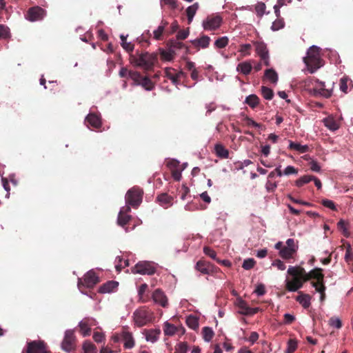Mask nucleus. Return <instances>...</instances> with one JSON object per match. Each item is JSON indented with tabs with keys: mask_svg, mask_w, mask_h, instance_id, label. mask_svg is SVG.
<instances>
[{
	"mask_svg": "<svg viewBox=\"0 0 353 353\" xmlns=\"http://www.w3.org/2000/svg\"><path fill=\"white\" fill-rule=\"evenodd\" d=\"M288 274L292 276V280L286 279L285 288L289 292H296L303 285V283L308 281L305 278L306 271L301 266H290Z\"/></svg>",
	"mask_w": 353,
	"mask_h": 353,
	"instance_id": "f257e3e1",
	"label": "nucleus"
},
{
	"mask_svg": "<svg viewBox=\"0 0 353 353\" xmlns=\"http://www.w3.org/2000/svg\"><path fill=\"white\" fill-rule=\"evenodd\" d=\"M303 62L310 73H314L323 66V59L320 56V48L312 46L307 52V56L303 58Z\"/></svg>",
	"mask_w": 353,
	"mask_h": 353,
	"instance_id": "f03ea898",
	"label": "nucleus"
},
{
	"mask_svg": "<svg viewBox=\"0 0 353 353\" xmlns=\"http://www.w3.org/2000/svg\"><path fill=\"white\" fill-rule=\"evenodd\" d=\"M156 61L157 56L148 52L141 53L139 54L138 57H135L134 55L130 57L131 63L139 67L144 68L145 69L151 68Z\"/></svg>",
	"mask_w": 353,
	"mask_h": 353,
	"instance_id": "7ed1b4c3",
	"label": "nucleus"
},
{
	"mask_svg": "<svg viewBox=\"0 0 353 353\" xmlns=\"http://www.w3.org/2000/svg\"><path fill=\"white\" fill-rule=\"evenodd\" d=\"M133 317L135 324L138 327H142L152 321L153 314L145 307H141L134 311Z\"/></svg>",
	"mask_w": 353,
	"mask_h": 353,
	"instance_id": "20e7f679",
	"label": "nucleus"
},
{
	"mask_svg": "<svg viewBox=\"0 0 353 353\" xmlns=\"http://www.w3.org/2000/svg\"><path fill=\"white\" fill-rule=\"evenodd\" d=\"M143 192L138 187H133L130 189L125 195L126 203L132 208H137L142 201Z\"/></svg>",
	"mask_w": 353,
	"mask_h": 353,
	"instance_id": "39448f33",
	"label": "nucleus"
},
{
	"mask_svg": "<svg viewBox=\"0 0 353 353\" xmlns=\"http://www.w3.org/2000/svg\"><path fill=\"white\" fill-rule=\"evenodd\" d=\"M307 81H308L310 83H312L313 81L316 83L315 86L313 88L312 92L315 97L321 96L324 98L328 99L332 94V89H327L325 88V82L320 81L319 79H315L314 77H310Z\"/></svg>",
	"mask_w": 353,
	"mask_h": 353,
	"instance_id": "423d86ee",
	"label": "nucleus"
},
{
	"mask_svg": "<svg viewBox=\"0 0 353 353\" xmlns=\"http://www.w3.org/2000/svg\"><path fill=\"white\" fill-rule=\"evenodd\" d=\"M76 337L73 330H68L65 332L63 340L61 343V348L63 350L70 352L75 350Z\"/></svg>",
	"mask_w": 353,
	"mask_h": 353,
	"instance_id": "0eeeda50",
	"label": "nucleus"
},
{
	"mask_svg": "<svg viewBox=\"0 0 353 353\" xmlns=\"http://www.w3.org/2000/svg\"><path fill=\"white\" fill-rule=\"evenodd\" d=\"M254 46H255L256 52L260 57L261 61L265 66H269L270 62L266 44L262 41H255L254 42Z\"/></svg>",
	"mask_w": 353,
	"mask_h": 353,
	"instance_id": "6e6552de",
	"label": "nucleus"
},
{
	"mask_svg": "<svg viewBox=\"0 0 353 353\" xmlns=\"http://www.w3.org/2000/svg\"><path fill=\"white\" fill-rule=\"evenodd\" d=\"M45 15L46 10L44 9L39 6H34L28 10L25 17L27 20L34 22L42 20Z\"/></svg>",
	"mask_w": 353,
	"mask_h": 353,
	"instance_id": "1a4fd4ad",
	"label": "nucleus"
},
{
	"mask_svg": "<svg viewBox=\"0 0 353 353\" xmlns=\"http://www.w3.org/2000/svg\"><path fill=\"white\" fill-rule=\"evenodd\" d=\"M99 282V279L96 273L92 270H90L84 275L83 280L79 279L78 287L81 288V286L83 285L86 288H92Z\"/></svg>",
	"mask_w": 353,
	"mask_h": 353,
	"instance_id": "9d476101",
	"label": "nucleus"
},
{
	"mask_svg": "<svg viewBox=\"0 0 353 353\" xmlns=\"http://www.w3.org/2000/svg\"><path fill=\"white\" fill-rule=\"evenodd\" d=\"M132 271L133 273L152 275L155 273L156 270L152 263L141 261L138 263Z\"/></svg>",
	"mask_w": 353,
	"mask_h": 353,
	"instance_id": "9b49d317",
	"label": "nucleus"
},
{
	"mask_svg": "<svg viewBox=\"0 0 353 353\" xmlns=\"http://www.w3.org/2000/svg\"><path fill=\"white\" fill-rule=\"evenodd\" d=\"M195 268L203 274H212L220 271L219 268L204 260H199L196 263Z\"/></svg>",
	"mask_w": 353,
	"mask_h": 353,
	"instance_id": "f8f14e48",
	"label": "nucleus"
},
{
	"mask_svg": "<svg viewBox=\"0 0 353 353\" xmlns=\"http://www.w3.org/2000/svg\"><path fill=\"white\" fill-rule=\"evenodd\" d=\"M323 270L321 268H314L306 272L305 278H308V281L310 279H316V281H312L311 285L315 288L321 285L324 284V274L322 273Z\"/></svg>",
	"mask_w": 353,
	"mask_h": 353,
	"instance_id": "ddd939ff",
	"label": "nucleus"
},
{
	"mask_svg": "<svg viewBox=\"0 0 353 353\" xmlns=\"http://www.w3.org/2000/svg\"><path fill=\"white\" fill-rule=\"evenodd\" d=\"M26 353H48L43 341H32L27 343Z\"/></svg>",
	"mask_w": 353,
	"mask_h": 353,
	"instance_id": "4468645a",
	"label": "nucleus"
},
{
	"mask_svg": "<svg viewBox=\"0 0 353 353\" xmlns=\"http://www.w3.org/2000/svg\"><path fill=\"white\" fill-rule=\"evenodd\" d=\"M221 23L222 18L219 15H210L203 21V27L206 30H213L219 28Z\"/></svg>",
	"mask_w": 353,
	"mask_h": 353,
	"instance_id": "2eb2a0df",
	"label": "nucleus"
},
{
	"mask_svg": "<svg viewBox=\"0 0 353 353\" xmlns=\"http://www.w3.org/2000/svg\"><path fill=\"white\" fill-rule=\"evenodd\" d=\"M154 302L163 307H166L168 305V301L165 293L159 288L156 289L152 295Z\"/></svg>",
	"mask_w": 353,
	"mask_h": 353,
	"instance_id": "dca6fc26",
	"label": "nucleus"
},
{
	"mask_svg": "<svg viewBox=\"0 0 353 353\" xmlns=\"http://www.w3.org/2000/svg\"><path fill=\"white\" fill-rule=\"evenodd\" d=\"M121 339L125 349H131L134 346V340L131 332L123 330L121 332Z\"/></svg>",
	"mask_w": 353,
	"mask_h": 353,
	"instance_id": "f3484780",
	"label": "nucleus"
},
{
	"mask_svg": "<svg viewBox=\"0 0 353 353\" xmlns=\"http://www.w3.org/2000/svg\"><path fill=\"white\" fill-rule=\"evenodd\" d=\"M168 48L174 52L176 54L179 50L184 48L185 50V54L188 53V48L185 47L184 43L177 39H172L168 41L167 43Z\"/></svg>",
	"mask_w": 353,
	"mask_h": 353,
	"instance_id": "a211bd4d",
	"label": "nucleus"
},
{
	"mask_svg": "<svg viewBox=\"0 0 353 353\" xmlns=\"http://www.w3.org/2000/svg\"><path fill=\"white\" fill-rule=\"evenodd\" d=\"M85 121L94 128H99L101 126V121L99 116L94 113H90L85 118Z\"/></svg>",
	"mask_w": 353,
	"mask_h": 353,
	"instance_id": "6ab92c4d",
	"label": "nucleus"
},
{
	"mask_svg": "<svg viewBox=\"0 0 353 353\" xmlns=\"http://www.w3.org/2000/svg\"><path fill=\"white\" fill-rule=\"evenodd\" d=\"M157 200L161 206L168 208L172 205L173 197L168 195L167 193H162L158 195Z\"/></svg>",
	"mask_w": 353,
	"mask_h": 353,
	"instance_id": "aec40b11",
	"label": "nucleus"
},
{
	"mask_svg": "<svg viewBox=\"0 0 353 353\" xmlns=\"http://www.w3.org/2000/svg\"><path fill=\"white\" fill-rule=\"evenodd\" d=\"M118 282L114 281H110L103 284L99 290V293H110L113 292L118 287Z\"/></svg>",
	"mask_w": 353,
	"mask_h": 353,
	"instance_id": "412c9836",
	"label": "nucleus"
},
{
	"mask_svg": "<svg viewBox=\"0 0 353 353\" xmlns=\"http://www.w3.org/2000/svg\"><path fill=\"white\" fill-rule=\"evenodd\" d=\"M144 334L148 341L154 343L158 340L161 330L159 329L145 330Z\"/></svg>",
	"mask_w": 353,
	"mask_h": 353,
	"instance_id": "4be33fe9",
	"label": "nucleus"
},
{
	"mask_svg": "<svg viewBox=\"0 0 353 353\" xmlns=\"http://www.w3.org/2000/svg\"><path fill=\"white\" fill-rule=\"evenodd\" d=\"M91 321L89 318H85L83 319L80 323H79V327L80 328V331L83 336H89L91 332V328H90V321Z\"/></svg>",
	"mask_w": 353,
	"mask_h": 353,
	"instance_id": "5701e85b",
	"label": "nucleus"
},
{
	"mask_svg": "<svg viewBox=\"0 0 353 353\" xmlns=\"http://www.w3.org/2000/svg\"><path fill=\"white\" fill-rule=\"evenodd\" d=\"M216 155L221 159H228L229 157V150L222 144L217 143L214 146Z\"/></svg>",
	"mask_w": 353,
	"mask_h": 353,
	"instance_id": "b1692460",
	"label": "nucleus"
},
{
	"mask_svg": "<svg viewBox=\"0 0 353 353\" xmlns=\"http://www.w3.org/2000/svg\"><path fill=\"white\" fill-rule=\"evenodd\" d=\"M299 295L296 298V300L304 307L308 308L310 306L311 296L307 294H303L299 292Z\"/></svg>",
	"mask_w": 353,
	"mask_h": 353,
	"instance_id": "393cba45",
	"label": "nucleus"
},
{
	"mask_svg": "<svg viewBox=\"0 0 353 353\" xmlns=\"http://www.w3.org/2000/svg\"><path fill=\"white\" fill-rule=\"evenodd\" d=\"M252 66L249 61H244L238 64L236 70L241 73L248 75L251 72Z\"/></svg>",
	"mask_w": 353,
	"mask_h": 353,
	"instance_id": "a878e982",
	"label": "nucleus"
},
{
	"mask_svg": "<svg viewBox=\"0 0 353 353\" xmlns=\"http://www.w3.org/2000/svg\"><path fill=\"white\" fill-rule=\"evenodd\" d=\"M210 39L208 36H203L200 39H195L192 41V44L195 47H201L205 48L209 46Z\"/></svg>",
	"mask_w": 353,
	"mask_h": 353,
	"instance_id": "bb28decb",
	"label": "nucleus"
},
{
	"mask_svg": "<svg viewBox=\"0 0 353 353\" xmlns=\"http://www.w3.org/2000/svg\"><path fill=\"white\" fill-rule=\"evenodd\" d=\"M323 123L325 126H326L330 130L334 131L339 128V123L333 117H329L324 119Z\"/></svg>",
	"mask_w": 353,
	"mask_h": 353,
	"instance_id": "cd10ccee",
	"label": "nucleus"
},
{
	"mask_svg": "<svg viewBox=\"0 0 353 353\" xmlns=\"http://www.w3.org/2000/svg\"><path fill=\"white\" fill-rule=\"evenodd\" d=\"M264 78L269 80L272 83H276L278 81V74L274 69H267L265 71Z\"/></svg>",
	"mask_w": 353,
	"mask_h": 353,
	"instance_id": "c85d7f7f",
	"label": "nucleus"
},
{
	"mask_svg": "<svg viewBox=\"0 0 353 353\" xmlns=\"http://www.w3.org/2000/svg\"><path fill=\"white\" fill-rule=\"evenodd\" d=\"M199 8V3H194L193 5L189 6L186 9V14L188 17V23L192 21L193 17L195 15Z\"/></svg>",
	"mask_w": 353,
	"mask_h": 353,
	"instance_id": "c756f323",
	"label": "nucleus"
},
{
	"mask_svg": "<svg viewBox=\"0 0 353 353\" xmlns=\"http://www.w3.org/2000/svg\"><path fill=\"white\" fill-rule=\"evenodd\" d=\"M168 25V22L162 21L161 25L153 32L154 39L156 40H161L163 33L164 32L165 26Z\"/></svg>",
	"mask_w": 353,
	"mask_h": 353,
	"instance_id": "7c9ffc66",
	"label": "nucleus"
},
{
	"mask_svg": "<svg viewBox=\"0 0 353 353\" xmlns=\"http://www.w3.org/2000/svg\"><path fill=\"white\" fill-rule=\"evenodd\" d=\"M296 249L283 247L279 252L280 256L284 259H290L296 252Z\"/></svg>",
	"mask_w": 353,
	"mask_h": 353,
	"instance_id": "2f4dec72",
	"label": "nucleus"
},
{
	"mask_svg": "<svg viewBox=\"0 0 353 353\" xmlns=\"http://www.w3.org/2000/svg\"><path fill=\"white\" fill-rule=\"evenodd\" d=\"M175 54L170 48L168 50H160V57L161 60L170 61L174 59Z\"/></svg>",
	"mask_w": 353,
	"mask_h": 353,
	"instance_id": "473e14b6",
	"label": "nucleus"
},
{
	"mask_svg": "<svg viewBox=\"0 0 353 353\" xmlns=\"http://www.w3.org/2000/svg\"><path fill=\"white\" fill-rule=\"evenodd\" d=\"M178 327L168 322L164 323L163 332L165 335L173 336L177 332Z\"/></svg>",
	"mask_w": 353,
	"mask_h": 353,
	"instance_id": "72a5a7b5",
	"label": "nucleus"
},
{
	"mask_svg": "<svg viewBox=\"0 0 353 353\" xmlns=\"http://www.w3.org/2000/svg\"><path fill=\"white\" fill-rule=\"evenodd\" d=\"M259 98L256 94H250L245 98V103L250 108H254L259 103Z\"/></svg>",
	"mask_w": 353,
	"mask_h": 353,
	"instance_id": "f704fd0d",
	"label": "nucleus"
},
{
	"mask_svg": "<svg viewBox=\"0 0 353 353\" xmlns=\"http://www.w3.org/2000/svg\"><path fill=\"white\" fill-rule=\"evenodd\" d=\"M290 149L296 150L301 153L307 152L309 150V147L307 145H301L298 143H294L293 141L290 142L289 145Z\"/></svg>",
	"mask_w": 353,
	"mask_h": 353,
	"instance_id": "c9c22d12",
	"label": "nucleus"
},
{
	"mask_svg": "<svg viewBox=\"0 0 353 353\" xmlns=\"http://www.w3.org/2000/svg\"><path fill=\"white\" fill-rule=\"evenodd\" d=\"M148 286L146 283H143L140 285L139 290H138V294L139 296V301L141 303H146L148 301V296H145L144 294L146 292Z\"/></svg>",
	"mask_w": 353,
	"mask_h": 353,
	"instance_id": "e433bc0d",
	"label": "nucleus"
},
{
	"mask_svg": "<svg viewBox=\"0 0 353 353\" xmlns=\"http://www.w3.org/2000/svg\"><path fill=\"white\" fill-rule=\"evenodd\" d=\"M161 8L168 6L170 10H176L178 8V0H160Z\"/></svg>",
	"mask_w": 353,
	"mask_h": 353,
	"instance_id": "4c0bfd02",
	"label": "nucleus"
},
{
	"mask_svg": "<svg viewBox=\"0 0 353 353\" xmlns=\"http://www.w3.org/2000/svg\"><path fill=\"white\" fill-rule=\"evenodd\" d=\"M202 334L203 339L205 341L209 342L212 339L214 333L211 327H204L202 330Z\"/></svg>",
	"mask_w": 353,
	"mask_h": 353,
	"instance_id": "58836bf2",
	"label": "nucleus"
},
{
	"mask_svg": "<svg viewBox=\"0 0 353 353\" xmlns=\"http://www.w3.org/2000/svg\"><path fill=\"white\" fill-rule=\"evenodd\" d=\"M139 85L144 88L146 90H152L154 88V83L151 79L147 77H143Z\"/></svg>",
	"mask_w": 353,
	"mask_h": 353,
	"instance_id": "ea45409f",
	"label": "nucleus"
},
{
	"mask_svg": "<svg viewBox=\"0 0 353 353\" xmlns=\"http://www.w3.org/2000/svg\"><path fill=\"white\" fill-rule=\"evenodd\" d=\"M131 219V216L129 214L119 213L117 222L118 224L124 227Z\"/></svg>",
	"mask_w": 353,
	"mask_h": 353,
	"instance_id": "a19ab883",
	"label": "nucleus"
},
{
	"mask_svg": "<svg viewBox=\"0 0 353 353\" xmlns=\"http://www.w3.org/2000/svg\"><path fill=\"white\" fill-rule=\"evenodd\" d=\"M188 326L193 330H196L199 327V322L196 317L190 315L186 319Z\"/></svg>",
	"mask_w": 353,
	"mask_h": 353,
	"instance_id": "79ce46f5",
	"label": "nucleus"
},
{
	"mask_svg": "<svg viewBox=\"0 0 353 353\" xmlns=\"http://www.w3.org/2000/svg\"><path fill=\"white\" fill-rule=\"evenodd\" d=\"M83 349L84 353H97L96 346L90 341H85L83 343Z\"/></svg>",
	"mask_w": 353,
	"mask_h": 353,
	"instance_id": "37998d69",
	"label": "nucleus"
},
{
	"mask_svg": "<svg viewBox=\"0 0 353 353\" xmlns=\"http://www.w3.org/2000/svg\"><path fill=\"white\" fill-rule=\"evenodd\" d=\"M313 179V176L304 175L296 181V185L301 187L303 185L308 183Z\"/></svg>",
	"mask_w": 353,
	"mask_h": 353,
	"instance_id": "c03bdc74",
	"label": "nucleus"
},
{
	"mask_svg": "<svg viewBox=\"0 0 353 353\" xmlns=\"http://www.w3.org/2000/svg\"><path fill=\"white\" fill-rule=\"evenodd\" d=\"M262 96L267 100H271L274 97L273 90L268 87H261Z\"/></svg>",
	"mask_w": 353,
	"mask_h": 353,
	"instance_id": "a18cd8bd",
	"label": "nucleus"
},
{
	"mask_svg": "<svg viewBox=\"0 0 353 353\" xmlns=\"http://www.w3.org/2000/svg\"><path fill=\"white\" fill-rule=\"evenodd\" d=\"M252 45L250 43L242 44L240 46L239 52L242 54L243 57L249 56L251 54Z\"/></svg>",
	"mask_w": 353,
	"mask_h": 353,
	"instance_id": "49530a36",
	"label": "nucleus"
},
{
	"mask_svg": "<svg viewBox=\"0 0 353 353\" xmlns=\"http://www.w3.org/2000/svg\"><path fill=\"white\" fill-rule=\"evenodd\" d=\"M228 42L229 39L227 37H222L215 41L214 45L218 48H223L228 44Z\"/></svg>",
	"mask_w": 353,
	"mask_h": 353,
	"instance_id": "de8ad7c7",
	"label": "nucleus"
},
{
	"mask_svg": "<svg viewBox=\"0 0 353 353\" xmlns=\"http://www.w3.org/2000/svg\"><path fill=\"white\" fill-rule=\"evenodd\" d=\"M297 349V341L295 339H290L288 342L286 353H293Z\"/></svg>",
	"mask_w": 353,
	"mask_h": 353,
	"instance_id": "09e8293b",
	"label": "nucleus"
},
{
	"mask_svg": "<svg viewBox=\"0 0 353 353\" xmlns=\"http://www.w3.org/2000/svg\"><path fill=\"white\" fill-rule=\"evenodd\" d=\"M10 36L9 28L4 26L1 24L0 25V39H6L7 38H9Z\"/></svg>",
	"mask_w": 353,
	"mask_h": 353,
	"instance_id": "8fccbe9b",
	"label": "nucleus"
},
{
	"mask_svg": "<svg viewBox=\"0 0 353 353\" xmlns=\"http://www.w3.org/2000/svg\"><path fill=\"white\" fill-rule=\"evenodd\" d=\"M328 323L330 326L336 327L337 329H340L342 327L341 321L335 316L331 317L329 319Z\"/></svg>",
	"mask_w": 353,
	"mask_h": 353,
	"instance_id": "3c124183",
	"label": "nucleus"
},
{
	"mask_svg": "<svg viewBox=\"0 0 353 353\" xmlns=\"http://www.w3.org/2000/svg\"><path fill=\"white\" fill-rule=\"evenodd\" d=\"M129 78L133 80L136 85H139L143 76L139 72L132 71L131 73H130Z\"/></svg>",
	"mask_w": 353,
	"mask_h": 353,
	"instance_id": "603ef678",
	"label": "nucleus"
},
{
	"mask_svg": "<svg viewBox=\"0 0 353 353\" xmlns=\"http://www.w3.org/2000/svg\"><path fill=\"white\" fill-rule=\"evenodd\" d=\"M188 344L185 342L179 343L175 347L174 353H187Z\"/></svg>",
	"mask_w": 353,
	"mask_h": 353,
	"instance_id": "864d4df0",
	"label": "nucleus"
},
{
	"mask_svg": "<svg viewBox=\"0 0 353 353\" xmlns=\"http://www.w3.org/2000/svg\"><path fill=\"white\" fill-rule=\"evenodd\" d=\"M180 162L176 159H170L167 161L166 165L167 167L172 171L176 169H179Z\"/></svg>",
	"mask_w": 353,
	"mask_h": 353,
	"instance_id": "5fc2aeb1",
	"label": "nucleus"
},
{
	"mask_svg": "<svg viewBox=\"0 0 353 353\" xmlns=\"http://www.w3.org/2000/svg\"><path fill=\"white\" fill-rule=\"evenodd\" d=\"M203 252L205 254L208 255L211 259L215 260L216 261H217L218 258H216V252L214 250H212V248H210V247L205 246L203 248Z\"/></svg>",
	"mask_w": 353,
	"mask_h": 353,
	"instance_id": "6e6d98bb",
	"label": "nucleus"
},
{
	"mask_svg": "<svg viewBox=\"0 0 353 353\" xmlns=\"http://www.w3.org/2000/svg\"><path fill=\"white\" fill-rule=\"evenodd\" d=\"M284 24H285V23H284L283 19L278 18L273 22L272 26V29L274 31L279 30L284 27Z\"/></svg>",
	"mask_w": 353,
	"mask_h": 353,
	"instance_id": "4d7b16f0",
	"label": "nucleus"
},
{
	"mask_svg": "<svg viewBox=\"0 0 353 353\" xmlns=\"http://www.w3.org/2000/svg\"><path fill=\"white\" fill-rule=\"evenodd\" d=\"M255 263L256 262L253 259H247L244 260L242 268L245 270H250L254 266Z\"/></svg>",
	"mask_w": 353,
	"mask_h": 353,
	"instance_id": "13d9d810",
	"label": "nucleus"
},
{
	"mask_svg": "<svg viewBox=\"0 0 353 353\" xmlns=\"http://www.w3.org/2000/svg\"><path fill=\"white\" fill-rule=\"evenodd\" d=\"M314 288L316 292L320 293V294H321L320 301L321 302H323L325 299V292L326 288H325V285L323 284L319 286L315 287Z\"/></svg>",
	"mask_w": 353,
	"mask_h": 353,
	"instance_id": "bf43d9fd",
	"label": "nucleus"
},
{
	"mask_svg": "<svg viewBox=\"0 0 353 353\" xmlns=\"http://www.w3.org/2000/svg\"><path fill=\"white\" fill-rule=\"evenodd\" d=\"M347 81H348V79L346 77H343L340 80V83H339L340 90L344 93L347 92V89H348Z\"/></svg>",
	"mask_w": 353,
	"mask_h": 353,
	"instance_id": "052dcab7",
	"label": "nucleus"
},
{
	"mask_svg": "<svg viewBox=\"0 0 353 353\" xmlns=\"http://www.w3.org/2000/svg\"><path fill=\"white\" fill-rule=\"evenodd\" d=\"M345 260L347 263H350L353 260V253L352 252L351 246L350 245H347L346 248Z\"/></svg>",
	"mask_w": 353,
	"mask_h": 353,
	"instance_id": "680f3d73",
	"label": "nucleus"
},
{
	"mask_svg": "<svg viewBox=\"0 0 353 353\" xmlns=\"http://www.w3.org/2000/svg\"><path fill=\"white\" fill-rule=\"evenodd\" d=\"M183 75V72H180L179 73H176V74H172L171 72H167V76L168 77V78L173 82V83H176L178 79Z\"/></svg>",
	"mask_w": 353,
	"mask_h": 353,
	"instance_id": "e2e57ef3",
	"label": "nucleus"
},
{
	"mask_svg": "<svg viewBox=\"0 0 353 353\" xmlns=\"http://www.w3.org/2000/svg\"><path fill=\"white\" fill-rule=\"evenodd\" d=\"M183 169H184V168H183L182 169H176V170L171 171L172 176L173 177V179L175 181H179L181 179V177H182L181 171Z\"/></svg>",
	"mask_w": 353,
	"mask_h": 353,
	"instance_id": "0e129e2a",
	"label": "nucleus"
},
{
	"mask_svg": "<svg viewBox=\"0 0 353 353\" xmlns=\"http://www.w3.org/2000/svg\"><path fill=\"white\" fill-rule=\"evenodd\" d=\"M254 292L258 296H263V295H264L266 293L265 285L263 284H262V283L259 284L256 286V289L254 290Z\"/></svg>",
	"mask_w": 353,
	"mask_h": 353,
	"instance_id": "69168bd1",
	"label": "nucleus"
},
{
	"mask_svg": "<svg viewBox=\"0 0 353 353\" xmlns=\"http://www.w3.org/2000/svg\"><path fill=\"white\" fill-rule=\"evenodd\" d=\"M297 173L298 170L292 165H288L283 171L285 175L296 174Z\"/></svg>",
	"mask_w": 353,
	"mask_h": 353,
	"instance_id": "338daca9",
	"label": "nucleus"
},
{
	"mask_svg": "<svg viewBox=\"0 0 353 353\" xmlns=\"http://www.w3.org/2000/svg\"><path fill=\"white\" fill-rule=\"evenodd\" d=\"M189 34V31L188 30H179L176 34L177 40H183L185 39Z\"/></svg>",
	"mask_w": 353,
	"mask_h": 353,
	"instance_id": "774afa93",
	"label": "nucleus"
}]
</instances>
